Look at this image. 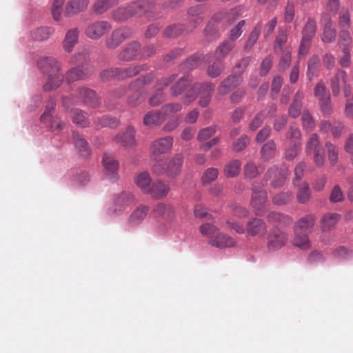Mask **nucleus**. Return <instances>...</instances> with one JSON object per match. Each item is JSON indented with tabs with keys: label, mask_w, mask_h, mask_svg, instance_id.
Segmentation results:
<instances>
[{
	"label": "nucleus",
	"mask_w": 353,
	"mask_h": 353,
	"mask_svg": "<svg viewBox=\"0 0 353 353\" xmlns=\"http://www.w3.org/2000/svg\"><path fill=\"white\" fill-rule=\"evenodd\" d=\"M39 70L48 76L47 82L43 85V90L46 92L58 88L62 81L63 77L59 74V63L53 57H42L38 62Z\"/></svg>",
	"instance_id": "nucleus-1"
},
{
	"label": "nucleus",
	"mask_w": 353,
	"mask_h": 353,
	"mask_svg": "<svg viewBox=\"0 0 353 353\" xmlns=\"http://www.w3.org/2000/svg\"><path fill=\"white\" fill-rule=\"evenodd\" d=\"M154 6V0H136L126 6H121L112 12L116 21H125L135 14H146Z\"/></svg>",
	"instance_id": "nucleus-2"
},
{
	"label": "nucleus",
	"mask_w": 353,
	"mask_h": 353,
	"mask_svg": "<svg viewBox=\"0 0 353 353\" xmlns=\"http://www.w3.org/2000/svg\"><path fill=\"white\" fill-rule=\"evenodd\" d=\"M316 218L314 214H310L299 219L294 225V237L292 243L294 246L302 250L310 248V242L307 235L315 225Z\"/></svg>",
	"instance_id": "nucleus-3"
},
{
	"label": "nucleus",
	"mask_w": 353,
	"mask_h": 353,
	"mask_svg": "<svg viewBox=\"0 0 353 353\" xmlns=\"http://www.w3.org/2000/svg\"><path fill=\"white\" fill-rule=\"evenodd\" d=\"M241 12L242 8L239 6L231 9L229 12L221 11L214 14L204 30L205 36L208 37L210 39H216L218 37V30L216 28V25L223 19H225L229 24H231L241 14Z\"/></svg>",
	"instance_id": "nucleus-4"
},
{
	"label": "nucleus",
	"mask_w": 353,
	"mask_h": 353,
	"mask_svg": "<svg viewBox=\"0 0 353 353\" xmlns=\"http://www.w3.org/2000/svg\"><path fill=\"white\" fill-rule=\"evenodd\" d=\"M182 164V155L176 154L168 163L163 159L157 160L152 166V171L158 175L165 174L169 178H174L180 173Z\"/></svg>",
	"instance_id": "nucleus-5"
},
{
	"label": "nucleus",
	"mask_w": 353,
	"mask_h": 353,
	"mask_svg": "<svg viewBox=\"0 0 353 353\" xmlns=\"http://www.w3.org/2000/svg\"><path fill=\"white\" fill-rule=\"evenodd\" d=\"M137 203V199L130 192H123L114 199V206L109 210V214L112 216L122 215L130 211L132 206Z\"/></svg>",
	"instance_id": "nucleus-6"
},
{
	"label": "nucleus",
	"mask_w": 353,
	"mask_h": 353,
	"mask_svg": "<svg viewBox=\"0 0 353 353\" xmlns=\"http://www.w3.org/2000/svg\"><path fill=\"white\" fill-rule=\"evenodd\" d=\"M305 152L307 155L313 154V161L316 166H323L325 161V155L323 148L320 144L317 134L313 133L309 136L305 146Z\"/></svg>",
	"instance_id": "nucleus-7"
},
{
	"label": "nucleus",
	"mask_w": 353,
	"mask_h": 353,
	"mask_svg": "<svg viewBox=\"0 0 353 353\" xmlns=\"http://www.w3.org/2000/svg\"><path fill=\"white\" fill-rule=\"evenodd\" d=\"M153 79L152 74H147L131 82L128 90L133 93L128 98V104L131 107H135L141 103V90L143 85L149 84Z\"/></svg>",
	"instance_id": "nucleus-8"
},
{
	"label": "nucleus",
	"mask_w": 353,
	"mask_h": 353,
	"mask_svg": "<svg viewBox=\"0 0 353 353\" xmlns=\"http://www.w3.org/2000/svg\"><path fill=\"white\" fill-rule=\"evenodd\" d=\"M176 74H172L168 77H162L156 83L157 91L149 99V103L152 106H158L165 101V93L163 90L170 84L174 82Z\"/></svg>",
	"instance_id": "nucleus-9"
},
{
	"label": "nucleus",
	"mask_w": 353,
	"mask_h": 353,
	"mask_svg": "<svg viewBox=\"0 0 353 353\" xmlns=\"http://www.w3.org/2000/svg\"><path fill=\"white\" fill-rule=\"evenodd\" d=\"M330 87L334 97L340 94L342 87L345 97H348L352 92L351 87L347 84V74L342 70H337L334 77L330 81Z\"/></svg>",
	"instance_id": "nucleus-10"
},
{
	"label": "nucleus",
	"mask_w": 353,
	"mask_h": 353,
	"mask_svg": "<svg viewBox=\"0 0 353 353\" xmlns=\"http://www.w3.org/2000/svg\"><path fill=\"white\" fill-rule=\"evenodd\" d=\"M112 28L106 21H97L89 23L85 28V34L92 40H98Z\"/></svg>",
	"instance_id": "nucleus-11"
},
{
	"label": "nucleus",
	"mask_w": 353,
	"mask_h": 353,
	"mask_svg": "<svg viewBox=\"0 0 353 353\" xmlns=\"http://www.w3.org/2000/svg\"><path fill=\"white\" fill-rule=\"evenodd\" d=\"M252 191L251 205L255 214L262 216L266 212L267 192L264 189H258L255 186L252 188Z\"/></svg>",
	"instance_id": "nucleus-12"
},
{
	"label": "nucleus",
	"mask_w": 353,
	"mask_h": 353,
	"mask_svg": "<svg viewBox=\"0 0 353 353\" xmlns=\"http://www.w3.org/2000/svg\"><path fill=\"white\" fill-rule=\"evenodd\" d=\"M55 100L53 98H50L47 103L44 112L40 117L41 122L48 124L52 131L60 130L62 128L61 123L52 116V112L55 109Z\"/></svg>",
	"instance_id": "nucleus-13"
},
{
	"label": "nucleus",
	"mask_w": 353,
	"mask_h": 353,
	"mask_svg": "<svg viewBox=\"0 0 353 353\" xmlns=\"http://www.w3.org/2000/svg\"><path fill=\"white\" fill-rule=\"evenodd\" d=\"M132 30L128 27H121L114 30L111 35L106 39L105 46L110 49H115L125 39L131 37Z\"/></svg>",
	"instance_id": "nucleus-14"
},
{
	"label": "nucleus",
	"mask_w": 353,
	"mask_h": 353,
	"mask_svg": "<svg viewBox=\"0 0 353 353\" xmlns=\"http://www.w3.org/2000/svg\"><path fill=\"white\" fill-rule=\"evenodd\" d=\"M119 60L131 61L141 57V46L138 41H132L125 45L118 54Z\"/></svg>",
	"instance_id": "nucleus-15"
},
{
	"label": "nucleus",
	"mask_w": 353,
	"mask_h": 353,
	"mask_svg": "<svg viewBox=\"0 0 353 353\" xmlns=\"http://www.w3.org/2000/svg\"><path fill=\"white\" fill-rule=\"evenodd\" d=\"M104 176L110 181H116L119 178V162L111 155L105 154L102 161Z\"/></svg>",
	"instance_id": "nucleus-16"
},
{
	"label": "nucleus",
	"mask_w": 353,
	"mask_h": 353,
	"mask_svg": "<svg viewBox=\"0 0 353 353\" xmlns=\"http://www.w3.org/2000/svg\"><path fill=\"white\" fill-rule=\"evenodd\" d=\"M288 240L287 234L279 229H274L268 237V249L269 251H276L281 249Z\"/></svg>",
	"instance_id": "nucleus-17"
},
{
	"label": "nucleus",
	"mask_w": 353,
	"mask_h": 353,
	"mask_svg": "<svg viewBox=\"0 0 353 353\" xmlns=\"http://www.w3.org/2000/svg\"><path fill=\"white\" fill-rule=\"evenodd\" d=\"M173 139L170 136L159 138L154 141L150 146L152 156H159L168 152L172 147Z\"/></svg>",
	"instance_id": "nucleus-18"
},
{
	"label": "nucleus",
	"mask_w": 353,
	"mask_h": 353,
	"mask_svg": "<svg viewBox=\"0 0 353 353\" xmlns=\"http://www.w3.org/2000/svg\"><path fill=\"white\" fill-rule=\"evenodd\" d=\"M288 170L286 169H281L276 166L271 167L265 174L266 180L272 179L271 185L274 188H279L283 185L286 179Z\"/></svg>",
	"instance_id": "nucleus-19"
},
{
	"label": "nucleus",
	"mask_w": 353,
	"mask_h": 353,
	"mask_svg": "<svg viewBox=\"0 0 353 353\" xmlns=\"http://www.w3.org/2000/svg\"><path fill=\"white\" fill-rule=\"evenodd\" d=\"M89 5V0H68L64 9V16L71 17L85 11Z\"/></svg>",
	"instance_id": "nucleus-20"
},
{
	"label": "nucleus",
	"mask_w": 353,
	"mask_h": 353,
	"mask_svg": "<svg viewBox=\"0 0 353 353\" xmlns=\"http://www.w3.org/2000/svg\"><path fill=\"white\" fill-rule=\"evenodd\" d=\"M203 7L201 5L190 7L188 10L187 14L190 30L194 29L203 22Z\"/></svg>",
	"instance_id": "nucleus-21"
},
{
	"label": "nucleus",
	"mask_w": 353,
	"mask_h": 353,
	"mask_svg": "<svg viewBox=\"0 0 353 353\" xmlns=\"http://www.w3.org/2000/svg\"><path fill=\"white\" fill-rule=\"evenodd\" d=\"M241 77L237 74H232L225 79L218 87V94L224 96L241 84Z\"/></svg>",
	"instance_id": "nucleus-22"
},
{
	"label": "nucleus",
	"mask_w": 353,
	"mask_h": 353,
	"mask_svg": "<svg viewBox=\"0 0 353 353\" xmlns=\"http://www.w3.org/2000/svg\"><path fill=\"white\" fill-rule=\"evenodd\" d=\"M169 191L170 186L168 183L157 180L152 182L147 194L154 199H161L168 195Z\"/></svg>",
	"instance_id": "nucleus-23"
},
{
	"label": "nucleus",
	"mask_w": 353,
	"mask_h": 353,
	"mask_svg": "<svg viewBox=\"0 0 353 353\" xmlns=\"http://www.w3.org/2000/svg\"><path fill=\"white\" fill-rule=\"evenodd\" d=\"M79 30L77 28L68 30L62 42L63 48L67 52L72 51L79 41Z\"/></svg>",
	"instance_id": "nucleus-24"
},
{
	"label": "nucleus",
	"mask_w": 353,
	"mask_h": 353,
	"mask_svg": "<svg viewBox=\"0 0 353 353\" xmlns=\"http://www.w3.org/2000/svg\"><path fill=\"white\" fill-rule=\"evenodd\" d=\"M134 136V129L132 127L129 126L124 133L117 134L115 137L114 140L118 144H120L121 146L125 148H129L136 144Z\"/></svg>",
	"instance_id": "nucleus-25"
},
{
	"label": "nucleus",
	"mask_w": 353,
	"mask_h": 353,
	"mask_svg": "<svg viewBox=\"0 0 353 353\" xmlns=\"http://www.w3.org/2000/svg\"><path fill=\"white\" fill-rule=\"evenodd\" d=\"M78 97L83 103L92 108L98 106L100 103L95 92L86 88L79 90Z\"/></svg>",
	"instance_id": "nucleus-26"
},
{
	"label": "nucleus",
	"mask_w": 353,
	"mask_h": 353,
	"mask_svg": "<svg viewBox=\"0 0 353 353\" xmlns=\"http://www.w3.org/2000/svg\"><path fill=\"white\" fill-rule=\"evenodd\" d=\"M266 229L265 223L262 219L253 218L248 221L247 232L250 236L264 234L266 232Z\"/></svg>",
	"instance_id": "nucleus-27"
},
{
	"label": "nucleus",
	"mask_w": 353,
	"mask_h": 353,
	"mask_svg": "<svg viewBox=\"0 0 353 353\" xmlns=\"http://www.w3.org/2000/svg\"><path fill=\"white\" fill-rule=\"evenodd\" d=\"M145 70L143 65H130L125 68H117V79L132 78Z\"/></svg>",
	"instance_id": "nucleus-28"
},
{
	"label": "nucleus",
	"mask_w": 353,
	"mask_h": 353,
	"mask_svg": "<svg viewBox=\"0 0 353 353\" xmlns=\"http://www.w3.org/2000/svg\"><path fill=\"white\" fill-rule=\"evenodd\" d=\"M209 244L218 248H224L234 246L235 241L232 237L219 233L210 239Z\"/></svg>",
	"instance_id": "nucleus-29"
},
{
	"label": "nucleus",
	"mask_w": 353,
	"mask_h": 353,
	"mask_svg": "<svg viewBox=\"0 0 353 353\" xmlns=\"http://www.w3.org/2000/svg\"><path fill=\"white\" fill-rule=\"evenodd\" d=\"M149 211L148 206L140 205L130 214L128 223L130 225H137L140 224L147 216Z\"/></svg>",
	"instance_id": "nucleus-30"
},
{
	"label": "nucleus",
	"mask_w": 353,
	"mask_h": 353,
	"mask_svg": "<svg viewBox=\"0 0 353 353\" xmlns=\"http://www.w3.org/2000/svg\"><path fill=\"white\" fill-rule=\"evenodd\" d=\"M192 79L189 75L179 79L170 88L171 94L173 97L181 95L192 83Z\"/></svg>",
	"instance_id": "nucleus-31"
},
{
	"label": "nucleus",
	"mask_w": 353,
	"mask_h": 353,
	"mask_svg": "<svg viewBox=\"0 0 353 353\" xmlns=\"http://www.w3.org/2000/svg\"><path fill=\"white\" fill-rule=\"evenodd\" d=\"M134 183L141 191L147 194L152 183V179L148 172L139 173L134 177Z\"/></svg>",
	"instance_id": "nucleus-32"
},
{
	"label": "nucleus",
	"mask_w": 353,
	"mask_h": 353,
	"mask_svg": "<svg viewBox=\"0 0 353 353\" xmlns=\"http://www.w3.org/2000/svg\"><path fill=\"white\" fill-rule=\"evenodd\" d=\"M153 213L156 216H161L165 220H171L174 215L172 206L164 203H159L153 208Z\"/></svg>",
	"instance_id": "nucleus-33"
},
{
	"label": "nucleus",
	"mask_w": 353,
	"mask_h": 353,
	"mask_svg": "<svg viewBox=\"0 0 353 353\" xmlns=\"http://www.w3.org/2000/svg\"><path fill=\"white\" fill-rule=\"evenodd\" d=\"M73 139L74 146L79 154L84 158L88 157L90 154V149L86 140L76 133L73 134Z\"/></svg>",
	"instance_id": "nucleus-34"
},
{
	"label": "nucleus",
	"mask_w": 353,
	"mask_h": 353,
	"mask_svg": "<svg viewBox=\"0 0 353 353\" xmlns=\"http://www.w3.org/2000/svg\"><path fill=\"white\" fill-rule=\"evenodd\" d=\"M303 97V93L301 90L297 91L295 94L288 111L291 117L296 118L300 115Z\"/></svg>",
	"instance_id": "nucleus-35"
},
{
	"label": "nucleus",
	"mask_w": 353,
	"mask_h": 353,
	"mask_svg": "<svg viewBox=\"0 0 353 353\" xmlns=\"http://www.w3.org/2000/svg\"><path fill=\"white\" fill-rule=\"evenodd\" d=\"M165 118L162 112L151 111L148 112L143 118V124L148 127L160 125Z\"/></svg>",
	"instance_id": "nucleus-36"
},
{
	"label": "nucleus",
	"mask_w": 353,
	"mask_h": 353,
	"mask_svg": "<svg viewBox=\"0 0 353 353\" xmlns=\"http://www.w3.org/2000/svg\"><path fill=\"white\" fill-rule=\"evenodd\" d=\"M54 32V28L52 27H40L31 32V37L36 41H44L48 39Z\"/></svg>",
	"instance_id": "nucleus-37"
},
{
	"label": "nucleus",
	"mask_w": 353,
	"mask_h": 353,
	"mask_svg": "<svg viewBox=\"0 0 353 353\" xmlns=\"http://www.w3.org/2000/svg\"><path fill=\"white\" fill-rule=\"evenodd\" d=\"M234 43L228 40L223 41L215 50L216 59L221 61L231 52L234 47Z\"/></svg>",
	"instance_id": "nucleus-38"
},
{
	"label": "nucleus",
	"mask_w": 353,
	"mask_h": 353,
	"mask_svg": "<svg viewBox=\"0 0 353 353\" xmlns=\"http://www.w3.org/2000/svg\"><path fill=\"white\" fill-rule=\"evenodd\" d=\"M276 152V144L273 140L268 141L265 143L261 150V159L264 161H268L274 157Z\"/></svg>",
	"instance_id": "nucleus-39"
},
{
	"label": "nucleus",
	"mask_w": 353,
	"mask_h": 353,
	"mask_svg": "<svg viewBox=\"0 0 353 353\" xmlns=\"http://www.w3.org/2000/svg\"><path fill=\"white\" fill-rule=\"evenodd\" d=\"M71 117L73 123L76 125L85 128L89 125V121L86 114L79 109H73L71 110Z\"/></svg>",
	"instance_id": "nucleus-40"
},
{
	"label": "nucleus",
	"mask_w": 353,
	"mask_h": 353,
	"mask_svg": "<svg viewBox=\"0 0 353 353\" xmlns=\"http://www.w3.org/2000/svg\"><path fill=\"white\" fill-rule=\"evenodd\" d=\"M241 167V163L239 160H232L225 165L223 170L224 174L228 178L235 177L239 174Z\"/></svg>",
	"instance_id": "nucleus-41"
},
{
	"label": "nucleus",
	"mask_w": 353,
	"mask_h": 353,
	"mask_svg": "<svg viewBox=\"0 0 353 353\" xmlns=\"http://www.w3.org/2000/svg\"><path fill=\"white\" fill-rule=\"evenodd\" d=\"M261 24L260 23H259L257 25L254 26L244 45L243 48L245 51H250L252 49V48L254 46V44L256 43L261 33Z\"/></svg>",
	"instance_id": "nucleus-42"
},
{
	"label": "nucleus",
	"mask_w": 353,
	"mask_h": 353,
	"mask_svg": "<svg viewBox=\"0 0 353 353\" xmlns=\"http://www.w3.org/2000/svg\"><path fill=\"white\" fill-rule=\"evenodd\" d=\"M117 3V0H96L93 10L96 14H102Z\"/></svg>",
	"instance_id": "nucleus-43"
},
{
	"label": "nucleus",
	"mask_w": 353,
	"mask_h": 353,
	"mask_svg": "<svg viewBox=\"0 0 353 353\" xmlns=\"http://www.w3.org/2000/svg\"><path fill=\"white\" fill-rule=\"evenodd\" d=\"M280 52L281 53V57L280 58L278 67L279 70H285L289 68L291 63L292 48L290 46H287L282 52Z\"/></svg>",
	"instance_id": "nucleus-44"
},
{
	"label": "nucleus",
	"mask_w": 353,
	"mask_h": 353,
	"mask_svg": "<svg viewBox=\"0 0 353 353\" xmlns=\"http://www.w3.org/2000/svg\"><path fill=\"white\" fill-rule=\"evenodd\" d=\"M339 215L337 214H325L321 221V226L323 231L331 230L337 223Z\"/></svg>",
	"instance_id": "nucleus-45"
},
{
	"label": "nucleus",
	"mask_w": 353,
	"mask_h": 353,
	"mask_svg": "<svg viewBox=\"0 0 353 353\" xmlns=\"http://www.w3.org/2000/svg\"><path fill=\"white\" fill-rule=\"evenodd\" d=\"M86 72L80 67H76L70 69L65 74V80L70 83L71 82L83 79L86 76Z\"/></svg>",
	"instance_id": "nucleus-46"
},
{
	"label": "nucleus",
	"mask_w": 353,
	"mask_h": 353,
	"mask_svg": "<svg viewBox=\"0 0 353 353\" xmlns=\"http://www.w3.org/2000/svg\"><path fill=\"white\" fill-rule=\"evenodd\" d=\"M316 32V21L313 19H308L302 30V38L312 40Z\"/></svg>",
	"instance_id": "nucleus-47"
},
{
	"label": "nucleus",
	"mask_w": 353,
	"mask_h": 353,
	"mask_svg": "<svg viewBox=\"0 0 353 353\" xmlns=\"http://www.w3.org/2000/svg\"><path fill=\"white\" fill-rule=\"evenodd\" d=\"M65 0H53L51 7V14L55 21L59 22L62 19L63 6Z\"/></svg>",
	"instance_id": "nucleus-48"
},
{
	"label": "nucleus",
	"mask_w": 353,
	"mask_h": 353,
	"mask_svg": "<svg viewBox=\"0 0 353 353\" xmlns=\"http://www.w3.org/2000/svg\"><path fill=\"white\" fill-rule=\"evenodd\" d=\"M223 63L222 61L216 59L215 62L208 67L207 74L211 78H216L223 72Z\"/></svg>",
	"instance_id": "nucleus-49"
},
{
	"label": "nucleus",
	"mask_w": 353,
	"mask_h": 353,
	"mask_svg": "<svg viewBox=\"0 0 353 353\" xmlns=\"http://www.w3.org/2000/svg\"><path fill=\"white\" fill-rule=\"evenodd\" d=\"M314 94L319 101L330 98V94L327 90L325 83L322 81L316 85L314 90Z\"/></svg>",
	"instance_id": "nucleus-50"
},
{
	"label": "nucleus",
	"mask_w": 353,
	"mask_h": 353,
	"mask_svg": "<svg viewBox=\"0 0 353 353\" xmlns=\"http://www.w3.org/2000/svg\"><path fill=\"white\" fill-rule=\"evenodd\" d=\"M288 35L286 32L283 30H279L274 45V51L276 54L283 51L284 49L283 47L286 43Z\"/></svg>",
	"instance_id": "nucleus-51"
},
{
	"label": "nucleus",
	"mask_w": 353,
	"mask_h": 353,
	"mask_svg": "<svg viewBox=\"0 0 353 353\" xmlns=\"http://www.w3.org/2000/svg\"><path fill=\"white\" fill-rule=\"evenodd\" d=\"M336 37V30L332 27L331 21H328L324 28L323 34L322 37V41L324 43H331Z\"/></svg>",
	"instance_id": "nucleus-52"
},
{
	"label": "nucleus",
	"mask_w": 353,
	"mask_h": 353,
	"mask_svg": "<svg viewBox=\"0 0 353 353\" xmlns=\"http://www.w3.org/2000/svg\"><path fill=\"white\" fill-rule=\"evenodd\" d=\"M268 219L271 223H280L283 224H288L292 221L289 216L276 212H270L268 215Z\"/></svg>",
	"instance_id": "nucleus-53"
},
{
	"label": "nucleus",
	"mask_w": 353,
	"mask_h": 353,
	"mask_svg": "<svg viewBox=\"0 0 353 353\" xmlns=\"http://www.w3.org/2000/svg\"><path fill=\"white\" fill-rule=\"evenodd\" d=\"M325 148L327 152L328 160L332 165H336L339 159V150L336 145L330 142L325 143Z\"/></svg>",
	"instance_id": "nucleus-54"
},
{
	"label": "nucleus",
	"mask_w": 353,
	"mask_h": 353,
	"mask_svg": "<svg viewBox=\"0 0 353 353\" xmlns=\"http://www.w3.org/2000/svg\"><path fill=\"white\" fill-rule=\"evenodd\" d=\"M97 128H116L119 124V121L116 118H110L108 116H103L94 122Z\"/></svg>",
	"instance_id": "nucleus-55"
},
{
	"label": "nucleus",
	"mask_w": 353,
	"mask_h": 353,
	"mask_svg": "<svg viewBox=\"0 0 353 353\" xmlns=\"http://www.w3.org/2000/svg\"><path fill=\"white\" fill-rule=\"evenodd\" d=\"M182 110V105L180 103H170L161 107L162 114L165 119L172 114L180 112Z\"/></svg>",
	"instance_id": "nucleus-56"
},
{
	"label": "nucleus",
	"mask_w": 353,
	"mask_h": 353,
	"mask_svg": "<svg viewBox=\"0 0 353 353\" xmlns=\"http://www.w3.org/2000/svg\"><path fill=\"white\" fill-rule=\"evenodd\" d=\"M320 64V59L317 55H313L307 62V76L312 80Z\"/></svg>",
	"instance_id": "nucleus-57"
},
{
	"label": "nucleus",
	"mask_w": 353,
	"mask_h": 353,
	"mask_svg": "<svg viewBox=\"0 0 353 353\" xmlns=\"http://www.w3.org/2000/svg\"><path fill=\"white\" fill-rule=\"evenodd\" d=\"M198 85L196 83H194L192 87L185 93L183 97V103L185 105H189L198 97L199 92L197 90Z\"/></svg>",
	"instance_id": "nucleus-58"
},
{
	"label": "nucleus",
	"mask_w": 353,
	"mask_h": 353,
	"mask_svg": "<svg viewBox=\"0 0 353 353\" xmlns=\"http://www.w3.org/2000/svg\"><path fill=\"white\" fill-rule=\"evenodd\" d=\"M199 95H212L215 85L211 82L196 83Z\"/></svg>",
	"instance_id": "nucleus-59"
},
{
	"label": "nucleus",
	"mask_w": 353,
	"mask_h": 353,
	"mask_svg": "<svg viewBox=\"0 0 353 353\" xmlns=\"http://www.w3.org/2000/svg\"><path fill=\"white\" fill-rule=\"evenodd\" d=\"M219 175V170L214 168H208L205 171L201 178L203 185L209 184L216 180Z\"/></svg>",
	"instance_id": "nucleus-60"
},
{
	"label": "nucleus",
	"mask_w": 353,
	"mask_h": 353,
	"mask_svg": "<svg viewBox=\"0 0 353 353\" xmlns=\"http://www.w3.org/2000/svg\"><path fill=\"white\" fill-rule=\"evenodd\" d=\"M310 195L308 184L303 183L297 192L298 201L301 203H305L310 200Z\"/></svg>",
	"instance_id": "nucleus-61"
},
{
	"label": "nucleus",
	"mask_w": 353,
	"mask_h": 353,
	"mask_svg": "<svg viewBox=\"0 0 353 353\" xmlns=\"http://www.w3.org/2000/svg\"><path fill=\"white\" fill-rule=\"evenodd\" d=\"M300 148L301 143L291 144L285 152V159L288 161H292L298 155Z\"/></svg>",
	"instance_id": "nucleus-62"
},
{
	"label": "nucleus",
	"mask_w": 353,
	"mask_h": 353,
	"mask_svg": "<svg viewBox=\"0 0 353 353\" xmlns=\"http://www.w3.org/2000/svg\"><path fill=\"white\" fill-rule=\"evenodd\" d=\"M183 30L181 25H172L165 28L163 35L165 37H174L181 34Z\"/></svg>",
	"instance_id": "nucleus-63"
},
{
	"label": "nucleus",
	"mask_w": 353,
	"mask_h": 353,
	"mask_svg": "<svg viewBox=\"0 0 353 353\" xmlns=\"http://www.w3.org/2000/svg\"><path fill=\"white\" fill-rule=\"evenodd\" d=\"M252 61L251 57H246L241 59L235 65L234 67V74L239 75L241 77V74L246 69V68L249 65Z\"/></svg>",
	"instance_id": "nucleus-64"
}]
</instances>
